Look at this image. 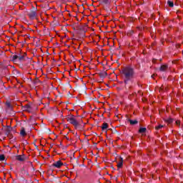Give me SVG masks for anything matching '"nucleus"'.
I'll return each mask as SVG.
<instances>
[{
	"instance_id": "nucleus-1",
	"label": "nucleus",
	"mask_w": 183,
	"mask_h": 183,
	"mask_svg": "<svg viewBox=\"0 0 183 183\" xmlns=\"http://www.w3.org/2000/svg\"><path fill=\"white\" fill-rule=\"evenodd\" d=\"M123 75L126 79H131L134 76V69L131 67H126L122 70Z\"/></svg>"
},
{
	"instance_id": "nucleus-2",
	"label": "nucleus",
	"mask_w": 183,
	"mask_h": 183,
	"mask_svg": "<svg viewBox=\"0 0 183 183\" xmlns=\"http://www.w3.org/2000/svg\"><path fill=\"white\" fill-rule=\"evenodd\" d=\"M67 122H69V124H71V125H74V127L76 129L78 128V125H79V123H78V121H76V119H75L74 116H69L66 118Z\"/></svg>"
},
{
	"instance_id": "nucleus-3",
	"label": "nucleus",
	"mask_w": 183,
	"mask_h": 183,
	"mask_svg": "<svg viewBox=\"0 0 183 183\" xmlns=\"http://www.w3.org/2000/svg\"><path fill=\"white\" fill-rule=\"evenodd\" d=\"M62 166H64V163L61 160L55 162L52 164V167H54V168H61V167Z\"/></svg>"
},
{
	"instance_id": "nucleus-4",
	"label": "nucleus",
	"mask_w": 183,
	"mask_h": 183,
	"mask_svg": "<svg viewBox=\"0 0 183 183\" xmlns=\"http://www.w3.org/2000/svg\"><path fill=\"white\" fill-rule=\"evenodd\" d=\"M16 161H19L20 162H24L25 159H26V157L25 155H17L16 156Z\"/></svg>"
},
{
	"instance_id": "nucleus-5",
	"label": "nucleus",
	"mask_w": 183,
	"mask_h": 183,
	"mask_svg": "<svg viewBox=\"0 0 183 183\" xmlns=\"http://www.w3.org/2000/svg\"><path fill=\"white\" fill-rule=\"evenodd\" d=\"M117 162L118 169H119V168H122V165H124V159H122V157H119Z\"/></svg>"
},
{
	"instance_id": "nucleus-6",
	"label": "nucleus",
	"mask_w": 183,
	"mask_h": 183,
	"mask_svg": "<svg viewBox=\"0 0 183 183\" xmlns=\"http://www.w3.org/2000/svg\"><path fill=\"white\" fill-rule=\"evenodd\" d=\"M29 18H31V19H35V18H36L37 14H36V11H31L29 14Z\"/></svg>"
},
{
	"instance_id": "nucleus-7",
	"label": "nucleus",
	"mask_w": 183,
	"mask_h": 183,
	"mask_svg": "<svg viewBox=\"0 0 183 183\" xmlns=\"http://www.w3.org/2000/svg\"><path fill=\"white\" fill-rule=\"evenodd\" d=\"M11 61H12V62H16V61H18L19 57H18V54H14L12 55L11 57Z\"/></svg>"
},
{
	"instance_id": "nucleus-8",
	"label": "nucleus",
	"mask_w": 183,
	"mask_h": 183,
	"mask_svg": "<svg viewBox=\"0 0 183 183\" xmlns=\"http://www.w3.org/2000/svg\"><path fill=\"white\" fill-rule=\"evenodd\" d=\"M108 129V123H103L102 125V130L105 131V129Z\"/></svg>"
},
{
	"instance_id": "nucleus-9",
	"label": "nucleus",
	"mask_w": 183,
	"mask_h": 183,
	"mask_svg": "<svg viewBox=\"0 0 183 183\" xmlns=\"http://www.w3.org/2000/svg\"><path fill=\"white\" fill-rule=\"evenodd\" d=\"M20 135H21V137H25V135H26V132H25V129L24 127L21 128Z\"/></svg>"
},
{
	"instance_id": "nucleus-10",
	"label": "nucleus",
	"mask_w": 183,
	"mask_h": 183,
	"mask_svg": "<svg viewBox=\"0 0 183 183\" xmlns=\"http://www.w3.org/2000/svg\"><path fill=\"white\" fill-rule=\"evenodd\" d=\"M168 69V66L167 65H162L160 67V71H167V69Z\"/></svg>"
},
{
	"instance_id": "nucleus-11",
	"label": "nucleus",
	"mask_w": 183,
	"mask_h": 183,
	"mask_svg": "<svg viewBox=\"0 0 183 183\" xmlns=\"http://www.w3.org/2000/svg\"><path fill=\"white\" fill-rule=\"evenodd\" d=\"M145 131H147V129L144 128V127H142V128L139 129V132L140 134H144V132H145Z\"/></svg>"
},
{
	"instance_id": "nucleus-12",
	"label": "nucleus",
	"mask_w": 183,
	"mask_h": 183,
	"mask_svg": "<svg viewBox=\"0 0 183 183\" xmlns=\"http://www.w3.org/2000/svg\"><path fill=\"white\" fill-rule=\"evenodd\" d=\"M165 122H167V124H172V119L169 118V119H164Z\"/></svg>"
},
{
	"instance_id": "nucleus-13",
	"label": "nucleus",
	"mask_w": 183,
	"mask_h": 183,
	"mask_svg": "<svg viewBox=\"0 0 183 183\" xmlns=\"http://www.w3.org/2000/svg\"><path fill=\"white\" fill-rule=\"evenodd\" d=\"M131 125H135V124H138V121L137 120H129Z\"/></svg>"
},
{
	"instance_id": "nucleus-14",
	"label": "nucleus",
	"mask_w": 183,
	"mask_h": 183,
	"mask_svg": "<svg viewBox=\"0 0 183 183\" xmlns=\"http://www.w3.org/2000/svg\"><path fill=\"white\" fill-rule=\"evenodd\" d=\"M167 4H168L169 6H170L171 8H172V6H174V2L171 1H168Z\"/></svg>"
},
{
	"instance_id": "nucleus-15",
	"label": "nucleus",
	"mask_w": 183,
	"mask_h": 183,
	"mask_svg": "<svg viewBox=\"0 0 183 183\" xmlns=\"http://www.w3.org/2000/svg\"><path fill=\"white\" fill-rule=\"evenodd\" d=\"M18 58H19V61H22L24 59V56L18 54Z\"/></svg>"
},
{
	"instance_id": "nucleus-16",
	"label": "nucleus",
	"mask_w": 183,
	"mask_h": 183,
	"mask_svg": "<svg viewBox=\"0 0 183 183\" xmlns=\"http://www.w3.org/2000/svg\"><path fill=\"white\" fill-rule=\"evenodd\" d=\"M0 161H5V156L4 154L0 155Z\"/></svg>"
},
{
	"instance_id": "nucleus-17",
	"label": "nucleus",
	"mask_w": 183,
	"mask_h": 183,
	"mask_svg": "<svg viewBox=\"0 0 183 183\" xmlns=\"http://www.w3.org/2000/svg\"><path fill=\"white\" fill-rule=\"evenodd\" d=\"M161 128H164V126L160 124V125L156 127V129H161Z\"/></svg>"
},
{
	"instance_id": "nucleus-18",
	"label": "nucleus",
	"mask_w": 183,
	"mask_h": 183,
	"mask_svg": "<svg viewBox=\"0 0 183 183\" xmlns=\"http://www.w3.org/2000/svg\"><path fill=\"white\" fill-rule=\"evenodd\" d=\"M25 107H26L27 111H29V109H31V106L29 104H26Z\"/></svg>"
},
{
	"instance_id": "nucleus-19",
	"label": "nucleus",
	"mask_w": 183,
	"mask_h": 183,
	"mask_svg": "<svg viewBox=\"0 0 183 183\" xmlns=\"http://www.w3.org/2000/svg\"><path fill=\"white\" fill-rule=\"evenodd\" d=\"M6 107H8L9 108H11V103L6 102Z\"/></svg>"
},
{
	"instance_id": "nucleus-20",
	"label": "nucleus",
	"mask_w": 183,
	"mask_h": 183,
	"mask_svg": "<svg viewBox=\"0 0 183 183\" xmlns=\"http://www.w3.org/2000/svg\"><path fill=\"white\" fill-rule=\"evenodd\" d=\"M180 124H181V122H179V120L176 121L177 125H180Z\"/></svg>"
},
{
	"instance_id": "nucleus-21",
	"label": "nucleus",
	"mask_w": 183,
	"mask_h": 183,
	"mask_svg": "<svg viewBox=\"0 0 183 183\" xmlns=\"http://www.w3.org/2000/svg\"><path fill=\"white\" fill-rule=\"evenodd\" d=\"M152 78H154V75L152 76Z\"/></svg>"
}]
</instances>
